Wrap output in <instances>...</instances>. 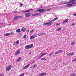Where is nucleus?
<instances>
[{"label":"nucleus","instance_id":"nucleus-20","mask_svg":"<svg viewBox=\"0 0 76 76\" xmlns=\"http://www.w3.org/2000/svg\"><path fill=\"white\" fill-rule=\"evenodd\" d=\"M70 76H76V74L75 73H72L70 75Z\"/></svg>","mask_w":76,"mask_h":76},{"label":"nucleus","instance_id":"nucleus-22","mask_svg":"<svg viewBox=\"0 0 76 76\" xmlns=\"http://www.w3.org/2000/svg\"><path fill=\"white\" fill-rule=\"evenodd\" d=\"M20 59H21V58L20 57L18 58L17 60L18 61H21L20 60Z\"/></svg>","mask_w":76,"mask_h":76},{"label":"nucleus","instance_id":"nucleus-27","mask_svg":"<svg viewBox=\"0 0 76 76\" xmlns=\"http://www.w3.org/2000/svg\"><path fill=\"white\" fill-rule=\"evenodd\" d=\"M53 23V22H52V21H50L49 23H48V24L50 23V24L49 25V26L51 25V23Z\"/></svg>","mask_w":76,"mask_h":76},{"label":"nucleus","instance_id":"nucleus-39","mask_svg":"<svg viewBox=\"0 0 76 76\" xmlns=\"http://www.w3.org/2000/svg\"><path fill=\"white\" fill-rule=\"evenodd\" d=\"M26 12H28L29 13V10H28L26 11Z\"/></svg>","mask_w":76,"mask_h":76},{"label":"nucleus","instance_id":"nucleus-13","mask_svg":"<svg viewBox=\"0 0 76 76\" xmlns=\"http://www.w3.org/2000/svg\"><path fill=\"white\" fill-rule=\"evenodd\" d=\"M29 66H30V64H28L27 65L24 67L23 68V69H26V68H28V67H29Z\"/></svg>","mask_w":76,"mask_h":76},{"label":"nucleus","instance_id":"nucleus-9","mask_svg":"<svg viewBox=\"0 0 76 76\" xmlns=\"http://www.w3.org/2000/svg\"><path fill=\"white\" fill-rule=\"evenodd\" d=\"M12 35V34L11 33H8L6 34H4V36H9L10 35Z\"/></svg>","mask_w":76,"mask_h":76},{"label":"nucleus","instance_id":"nucleus-12","mask_svg":"<svg viewBox=\"0 0 76 76\" xmlns=\"http://www.w3.org/2000/svg\"><path fill=\"white\" fill-rule=\"evenodd\" d=\"M47 54V53H43L42 55L41 56H40L39 59V58H41V57H42V56H44L45 55V54Z\"/></svg>","mask_w":76,"mask_h":76},{"label":"nucleus","instance_id":"nucleus-24","mask_svg":"<svg viewBox=\"0 0 76 76\" xmlns=\"http://www.w3.org/2000/svg\"><path fill=\"white\" fill-rule=\"evenodd\" d=\"M18 19H22V16H18Z\"/></svg>","mask_w":76,"mask_h":76},{"label":"nucleus","instance_id":"nucleus-45","mask_svg":"<svg viewBox=\"0 0 76 76\" xmlns=\"http://www.w3.org/2000/svg\"><path fill=\"white\" fill-rule=\"evenodd\" d=\"M26 12H26V11H24V12H23V13H26Z\"/></svg>","mask_w":76,"mask_h":76},{"label":"nucleus","instance_id":"nucleus-26","mask_svg":"<svg viewBox=\"0 0 76 76\" xmlns=\"http://www.w3.org/2000/svg\"><path fill=\"white\" fill-rule=\"evenodd\" d=\"M26 35H24V36L23 37V39H26Z\"/></svg>","mask_w":76,"mask_h":76},{"label":"nucleus","instance_id":"nucleus-19","mask_svg":"<svg viewBox=\"0 0 76 76\" xmlns=\"http://www.w3.org/2000/svg\"><path fill=\"white\" fill-rule=\"evenodd\" d=\"M46 34H45V33H40L39 34V36H40V35H45Z\"/></svg>","mask_w":76,"mask_h":76},{"label":"nucleus","instance_id":"nucleus-15","mask_svg":"<svg viewBox=\"0 0 76 76\" xmlns=\"http://www.w3.org/2000/svg\"><path fill=\"white\" fill-rule=\"evenodd\" d=\"M26 31V28H23L21 30V31H22L23 32H25Z\"/></svg>","mask_w":76,"mask_h":76},{"label":"nucleus","instance_id":"nucleus-38","mask_svg":"<svg viewBox=\"0 0 76 76\" xmlns=\"http://www.w3.org/2000/svg\"><path fill=\"white\" fill-rule=\"evenodd\" d=\"M29 11H32V10H34L33 9H29Z\"/></svg>","mask_w":76,"mask_h":76},{"label":"nucleus","instance_id":"nucleus-1","mask_svg":"<svg viewBox=\"0 0 76 76\" xmlns=\"http://www.w3.org/2000/svg\"><path fill=\"white\" fill-rule=\"evenodd\" d=\"M76 1L75 0H71L69 1V2L66 3L65 2L63 4H66H66H68L65 5V6H66V7H71V6H73V4H76V2H74V1Z\"/></svg>","mask_w":76,"mask_h":76},{"label":"nucleus","instance_id":"nucleus-40","mask_svg":"<svg viewBox=\"0 0 76 76\" xmlns=\"http://www.w3.org/2000/svg\"><path fill=\"white\" fill-rule=\"evenodd\" d=\"M14 33V32L13 31H12L11 32V35H12V34H13Z\"/></svg>","mask_w":76,"mask_h":76},{"label":"nucleus","instance_id":"nucleus-53","mask_svg":"<svg viewBox=\"0 0 76 76\" xmlns=\"http://www.w3.org/2000/svg\"><path fill=\"white\" fill-rule=\"evenodd\" d=\"M30 68H32V67H31Z\"/></svg>","mask_w":76,"mask_h":76},{"label":"nucleus","instance_id":"nucleus-33","mask_svg":"<svg viewBox=\"0 0 76 76\" xmlns=\"http://www.w3.org/2000/svg\"><path fill=\"white\" fill-rule=\"evenodd\" d=\"M53 54V52H52V53H50L49 55V56H52V54Z\"/></svg>","mask_w":76,"mask_h":76},{"label":"nucleus","instance_id":"nucleus-4","mask_svg":"<svg viewBox=\"0 0 76 76\" xmlns=\"http://www.w3.org/2000/svg\"><path fill=\"white\" fill-rule=\"evenodd\" d=\"M12 67V65H9L7 67V68H6V70L7 72H8L11 69Z\"/></svg>","mask_w":76,"mask_h":76},{"label":"nucleus","instance_id":"nucleus-44","mask_svg":"<svg viewBox=\"0 0 76 76\" xmlns=\"http://www.w3.org/2000/svg\"><path fill=\"white\" fill-rule=\"evenodd\" d=\"M2 23H0V25H2Z\"/></svg>","mask_w":76,"mask_h":76},{"label":"nucleus","instance_id":"nucleus-3","mask_svg":"<svg viewBox=\"0 0 76 76\" xmlns=\"http://www.w3.org/2000/svg\"><path fill=\"white\" fill-rule=\"evenodd\" d=\"M33 44H31L30 45H28L26 46L25 47V49H27V50H28L29 48H31L33 47Z\"/></svg>","mask_w":76,"mask_h":76},{"label":"nucleus","instance_id":"nucleus-17","mask_svg":"<svg viewBox=\"0 0 76 76\" xmlns=\"http://www.w3.org/2000/svg\"><path fill=\"white\" fill-rule=\"evenodd\" d=\"M58 19V17H56V18H54L53 20H52V22H53V21H54L55 20H57Z\"/></svg>","mask_w":76,"mask_h":76},{"label":"nucleus","instance_id":"nucleus-10","mask_svg":"<svg viewBox=\"0 0 76 76\" xmlns=\"http://www.w3.org/2000/svg\"><path fill=\"white\" fill-rule=\"evenodd\" d=\"M62 52V50H60L57 52H56L55 54H59V53H61Z\"/></svg>","mask_w":76,"mask_h":76},{"label":"nucleus","instance_id":"nucleus-43","mask_svg":"<svg viewBox=\"0 0 76 76\" xmlns=\"http://www.w3.org/2000/svg\"><path fill=\"white\" fill-rule=\"evenodd\" d=\"M56 26H58V25H58V23H57L56 24Z\"/></svg>","mask_w":76,"mask_h":76},{"label":"nucleus","instance_id":"nucleus-31","mask_svg":"<svg viewBox=\"0 0 76 76\" xmlns=\"http://www.w3.org/2000/svg\"><path fill=\"white\" fill-rule=\"evenodd\" d=\"M17 44L16 43V42H15L13 43V45H17Z\"/></svg>","mask_w":76,"mask_h":76},{"label":"nucleus","instance_id":"nucleus-41","mask_svg":"<svg viewBox=\"0 0 76 76\" xmlns=\"http://www.w3.org/2000/svg\"><path fill=\"white\" fill-rule=\"evenodd\" d=\"M20 4L21 5L20 7H22V6L23 4H22V3Z\"/></svg>","mask_w":76,"mask_h":76},{"label":"nucleus","instance_id":"nucleus-34","mask_svg":"<svg viewBox=\"0 0 76 76\" xmlns=\"http://www.w3.org/2000/svg\"><path fill=\"white\" fill-rule=\"evenodd\" d=\"M36 14V16H39V15H40V14L39 13H37Z\"/></svg>","mask_w":76,"mask_h":76},{"label":"nucleus","instance_id":"nucleus-11","mask_svg":"<svg viewBox=\"0 0 76 76\" xmlns=\"http://www.w3.org/2000/svg\"><path fill=\"white\" fill-rule=\"evenodd\" d=\"M73 56V53H69L67 54V56Z\"/></svg>","mask_w":76,"mask_h":76},{"label":"nucleus","instance_id":"nucleus-8","mask_svg":"<svg viewBox=\"0 0 76 76\" xmlns=\"http://www.w3.org/2000/svg\"><path fill=\"white\" fill-rule=\"evenodd\" d=\"M20 50H19L18 51H16L15 52V55H16V56L17 55H18V54H20Z\"/></svg>","mask_w":76,"mask_h":76},{"label":"nucleus","instance_id":"nucleus-25","mask_svg":"<svg viewBox=\"0 0 76 76\" xmlns=\"http://www.w3.org/2000/svg\"><path fill=\"white\" fill-rule=\"evenodd\" d=\"M15 42L17 44H19V40H17Z\"/></svg>","mask_w":76,"mask_h":76},{"label":"nucleus","instance_id":"nucleus-28","mask_svg":"<svg viewBox=\"0 0 76 76\" xmlns=\"http://www.w3.org/2000/svg\"><path fill=\"white\" fill-rule=\"evenodd\" d=\"M41 60H44V61H45V60H46V59L45 58H41Z\"/></svg>","mask_w":76,"mask_h":76},{"label":"nucleus","instance_id":"nucleus-36","mask_svg":"<svg viewBox=\"0 0 76 76\" xmlns=\"http://www.w3.org/2000/svg\"><path fill=\"white\" fill-rule=\"evenodd\" d=\"M33 67H37V65H34V66H33Z\"/></svg>","mask_w":76,"mask_h":76},{"label":"nucleus","instance_id":"nucleus-51","mask_svg":"<svg viewBox=\"0 0 76 76\" xmlns=\"http://www.w3.org/2000/svg\"><path fill=\"white\" fill-rule=\"evenodd\" d=\"M2 76V74H0V76Z\"/></svg>","mask_w":76,"mask_h":76},{"label":"nucleus","instance_id":"nucleus-37","mask_svg":"<svg viewBox=\"0 0 76 76\" xmlns=\"http://www.w3.org/2000/svg\"><path fill=\"white\" fill-rule=\"evenodd\" d=\"M73 15L74 16H76V13H74Z\"/></svg>","mask_w":76,"mask_h":76},{"label":"nucleus","instance_id":"nucleus-16","mask_svg":"<svg viewBox=\"0 0 76 76\" xmlns=\"http://www.w3.org/2000/svg\"><path fill=\"white\" fill-rule=\"evenodd\" d=\"M18 19V16H15L13 18L14 20H17Z\"/></svg>","mask_w":76,"mask_h":76},{"label":"nucleus","instance_id":"nucleus-2","mask_svg":"<svg viewBox=\"0 0 76 76\" xmlns=\"http://www.w3.org/2000/svg\"><path fill=\"white\" fill-rule=\"evenodd\" d=\"M50 12V9H43L42 10L41 9H39L38 10H36V12H38L39 11V13H42V12Z\"/></svg>","mask_w":76,"mask_h":76},{"label":"nucleus","instance_id":"nucleus-21","mask_svg":"<svg viewBox=\"0 0 76 76\" xmlns=\"http://www.w3.org/2000/svg\"><path fill=\"white\" fill-rule=\"evenodd\" d=\"M61 28H59L57 29L56 30V31H61Z\"/></svg>","mask_w":76,"mask_h":76},{"label":"nucleus","instance_id":"nucleus-30","mask_svg":"<svg viewBox=\"0 0 76 76\" xmlns=\"http://www.w3.org/2000/svg\"><path fill=\"white\" fill-rule=\"evenodd\" d=\"M32 16H37L36 15V14H32Z\"/></svg>","mask_w":76,"mask_h":76},{"label":"nucleus","instance_id":"nucleus-46","mask_svg":"<svg viewBox=\"0 0 76 76\" xmlns=\"http://www.w3.org/2000/svg\"><path fill=\"white\" fill-rule=\"evenodd\" d=\"M74 61H76V58L74 59Z\"/></svg>","mask_w":76,"mask_h":76},{"label":"nucleus","instance_id":"nucleus-49","mask_svg":"<svg viewBox=\"0 0 76 76\" xmlns=\"http://www.w3.org/2000/svg\"><path fill=\"white\" fill-rule=\"evenodd\" d=\"M29 32V30H28L27 31V33H28V32Z\"/></svg>","mask_w":76,"mask_h":76},{"label":"nucleus","instance_id":"nucleus-7","mask_svg":"<svg viewBox=\"0 0 76 76\" xmlns=\"http://www.w3.org/2000/svg\"><path fill=\"white\" fill-rule=\"evenodd\" d=\"M46 75H47L46 73H42L39 74V76H45Z\"/></svg>","mask_w":76,"mask_h":76},{"label":"nucleus","instance_id":"nucleus-18","mask_svg":"<svg viewBox=\"0 0 76 76\" xmlns=\"http://www.w3.org/2000/svg\"><path fill=\"white\" fill-rule=\"evenodd\" d=\"M44 25L46 26L47 25L48 26H49V25H50V23L48 24V23H44L43 24Z\"/></svg>","mask_w":76,"mask_h":76},{"label":"nucleus","instance_id":"nucleus-35","mask_svg":"<svg viewBox=\"0 0 76 76\" xmlns=\"http://www.w3.org/2000/svg\"><path fill=\"white\" fill-rule=\"evenodd\" d=\"M75 44V42H73L71 43V45H74Z\"/></svg>","mask_w":76,"mask_h":76},{"label":"nucleus","instance_id":"nucleus-50","mask_svg":"<svg viewBox=\"0 0 76 76\" xmlns=\"http://www.w3.org/2000/svg\"><path fill=\"white\" fill-rule=\"evenodd\" d=\"M58 25H60V23H58Z\"/></svg>","mask_w":76,"mask_h":76},{"label":"nucleus","instance_id":"nucleus-47","mask_svg":"<svg viewBox=\"0 0 76 76\" xmlns=\"http://www.w3.org/2000/svg\"><path fill=\"white\" fill-rule=\"evenodd\" d=\"M14 13H17V11H15L14 12H13Z\"/></svg>","mask_w":76,"mask_h":76},{"label":"nucleus","instance_id":"nucleus-14","mask_svg":"<svg viewBox=\"0 0 76 76\" xmlns=\"http://www.w3.org/2000/svg\"><path fill=\"white\" fill-rule=\"evenodd\" d=\"M21 31H20V28H18L16 30V32H17V33H19V32H20Z\"/></svg>","mask_w":76,"mask_h":76},{"label":"nucleus","instance_id":"nucleus-42","mask_svg":"<svg viewBox=\"0 0 76 76\" xmlns=\"http://www.w3.org/2000/svg\"><path fill=\"white\" fill-rule=\"evenodd\" d=\"M72 26H74V25H75V23H72Z\"/></svg>","mask_w":76,"mask_h":76},{"label":"nucleus","instance_id":"nucleus-23","mask_svg":"<svg viewBox=\"0 0 76 76\" xmlns=\"http://www.w3.org/2000/svg\"><path fill=\"white\" fill-rule=\"evenodd\" d=\"M34 36H33V35L31 36L30 37V39H34Z\"/></svg>","mask_w":76,"mask_h":76},{"label":"nucleus","instance_id":"nucleus-48","mask_svg":"<svg viewBox=\"0 0 76 76\" xmlns=\"http://www.w3.org/2000/svg\"><path fill=\"white\" fill-rule=\"evenodd\" d=\"M31 53H32L31 52H30L29 53V54H31Z\"/></svg>","mask_w":76,"mask_h":76},{"label":"nucleus","instance_id":"nucleus-52","mask_svg":"<svg viewBox=\"0 0 76 76\" xmlns=\"http://www.w3.org/2000/svg\"><path fill=\"white\" fill-rule=\"evenodd\" d=\"M73 61H74V60H72V62H73Z\"/></svg>","mask_w":76,"mask_h":76},{"label":"nucleus","instance_id":"nucleus-29","mask_svg":"<svg viewBox=\"0 0 76 76\" xmlns=\"http://www.w3.org/2000/svg\"><path fill=\"white\" fill-rule=\"evenodd\" d=\"M33 36L34 38H35L37 37V35H36V34H34L33 35Z\"/></svg>","mask_w":76,"mask_h":76},{"label":"nucleus","instance_id":"nucleus-32","mask_svg":"<svg viewBox=\"0 0 76 76\" xmlns=\"http://www.w3.org/2000/svg\"><path fill=\"white\" fill-rule=\"evenodd\" d=\"M34 32V30H32L31 31H30V33H32V32Z\"/></svg>","mask_w":76,"mask_h":76},{"label":"nucleus","instance_id":"nucleus-6","mask_svg":"<svg viewBox=\"0 0 76 76\" xmlns=\"http://www.w3.org/2000/svg\"><path fill=\"white\" fill-rule=\"evenodd\" d=\"M69 21V19H66L64 20L62 23V24H64V23H66L68 22Z\"/></svg>","mask_w":76,"mask_h":76},{"label":"nucleus","instance_id":"nucleus-5","mask_svg":"<svg viewBox=\"0 0 76 76\" xmlns=\"http://www.w3.org/2000/svg\"><path fill=\"white\" fill-rule=\"evenodd\" d=\"M31 16V13H27L25 14V16L27 18H28L29 16Z\"/></svg>","mask_w":76,"mask_h":76}]
</instances>
